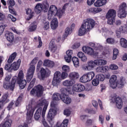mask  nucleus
<instances>
[{
  "label": "nucleus",
  "instance_id": "nucleus-37",
  "mask_svg": "<svg viewBox=\"0 0 127 127\" xmlns=\"http://www.w3.org/2000/svg\"><path fill=\"white\" fill-rule=\"evenodd\" d=\"M60 47H61V46H53L51 48V51L52 53H56V54H57V53L59 52V50H60Z\"/></svg>",
  "mask_w": 127,
  "mask_h": 127
},
{
  "label": "nucleus",
  "instance_id": "nucleus-52",
  "mask_svg": "<svg viewBox=\"0 0 127 127\" xmlns=\"http://www.w3.org/2000/svg\"><path fill=\"white\" fill-rule=\"evenodd\" d=\"M106 42L108 43V44H115L116 43L115 39L112 38H107L106 40Z\"/></svg>",
  "mask_w": 127,
  "mask_h": 127
},
{
  "label": "nucleus",
  "instance_id": "nucleus-62",
  "mask_svg": "<svg viewBox=\"0 0 127 127\" xmlns=\"http://www.w3.org/2000/svg\"><path fill=\"white\" fill-rule=\"evenodd\" d=\"M42 64H43L42 61L41 60L39 61L37 64V70L38 71H39V70L40 69V68L41 67V65H42Z\"/></svg>",
  "mask_w": 127,
  "mask_h": 127
},
{
  "label": "nucleus",
  "instance_id": "nucleus-33",
  "mask_svg": "<svg viewBox=\"0 0 127 127\" xmlns=\"http://www.w3.org/2000/svg\"><path fill=\"white\" fill-rule=\"evenodd\" d=\"M16 56H17V53H16V52L13 53L9 56V57L7 60V63L9 64L12 63V62H13V60H14V59H15V58H16Z\"/></svg>",
  "mask_w": 127,
  "mask_h": 127
},
{
  "label": "nucleus",
  "instance_id": "nucleus-31",
  "mask_svg": "<svg viewBox=\"0 0 127 127\" xmlns=\"http://www.w3.org/2000/svg\"><path fill=\"white\" fill-rule=\"evenodd\" d=\"M75 84V81L70 80H66L63 82V85L65 87H71Z\"/></svg>",
  "mask_w": 127,
  "mask_h": 127
},
{
  "label": "nucleus",
  "instance_id": "nucleus-2",
  "mask_svg": "<svg viewBox=\"0 0 127 127\" xmlns=\"http://www.w3.org/2000/svg\"><path fill=\"white\" fill-rule=\"evenodd\" d=\"M125 78L124 77H121L120 79L117 81V75H113L111 76L109 80V82L110 83L111 87L113 89H116L119 88L122 89L125 85Z\"/></svg>",
  "mask_w": 127,
  "mask_h": 127
},
{
  "label": "nucleus",
  "instance_id": "nucleus-14",
  "mask_svg": "<svg viewBox=\"0 0 127 127\" xmlns=\"http://www.w3.org/2000/svg\"><path fill=\"white\" fill-rule=\"evenodd\" d=\"M56 114H57V111L55 109L51 108L49 110L47 118L50 124H51V122H52Z\"/></svg>",
  "mask_w": 127,
  "mask_h": 127
},
{
  "label": "nucleus",
  "instance_id": "nucleus-47",
  "mask_svg": "<svg viewBox=\"0 0 127 127\" xmlns=\"http://www.w3.org/2000/svg\"><path fill=\"white\" fill-rule=\"evenodd\" d=\"M63 72L64 73H69L70 72V67L68 65H63L62 67Z\"/></svg>",
  "mask_w": 127,
  "mask_h": 127
},
{
  "label": "nucleus",
  "instance_id": "nucleus-9",
  "mask_svg": "<svg viewBox=\"0 0 127 127\" xmlns=\"http://www.w3.org/2000/svg\"><path fill=\"white\" fill-rule=\"evenodd\" d=\"M58 10V9L56 6L54 5H51L48 12V19L51 20L53 18V15H56Z\"/></svg>",
  "mask_w": 127,
  "mask_h": 127
},
{
  "label": "nucleus",
  "instance_id": "nucleus-30",
  "mask_svg": "<svg viewBox=\"0 0 127 127\" xmlns=\"http://www.w3.org/2000/svg\"><path fill=\"white\" fill-rule=\"evenodd\" d=\"M42 3H37L35 7V12L37 14H39L42 11Z\"/></svg>",
  "mask_w": 127,
  "mask_h": 127
},
{
  "label": "nucleus",
  "instance_id": "nucleus-38",
  "mask_svg": "<svg viewBox=\"0 0 127 127\" xmlns=\"http://www.w3.org/2000/svg\"><path fill=\"white\" fill-rule=\"evenodd\" d=\"M36 81V78H34L32 79L27 88V91H29L30 90H31V89L33 88V87H34V85H35Z\"/></svg>",
  "mask_w": 127,
  "mask_h": 127
},
{
  "label": "nucleus",
  "instance_id": "nucleus-57",
  "mask_svg": "<svg viewBox=\"0 0 127 127\" xmlns=\"http://www.w3.org/2000/svg\"><path fill=\"white\" fill-rule=\"evenodd\" d=\"M4 69L6 70L8 72H12L11 69V64H6L4 66Z\"/></svg>",
  "mask_w": 127,
  "mask_h": 127
},
{
  "label": "nucleus",
  "instance_id": "nucleus-36",
  "mask_svg": "<svg viewBox=\"0 0 127 127\" xmlns=\"http://www.w3.org/2000/svg\"><path fill=\"white\" fill-rule=\"evenodd\" d=\"M89 12H91V13H93L94 14H96V13H98V12H100L102 10V8H95L91 7L88 9Z\"/></svg>",
  "mask_w": 127,
  "mask_h": 127
},
{
  "label": "nucleus",
  "instance_id": "nucleus-4",
  "mask_svg": "<svg viewBox=\"0 0 127 127\" xmlns=\"http://www.w3.org/2000/svg\"><path fill=\"white\" fill-rule=\"evenodd\" d=\"M44 92V88L40 84L36 85L31 90L30 95L31 96H36L38 98L42 96Z\"/></svg>",
  "mask_w": 127,
  "mask_h": 127
},
{
  "label": "nucleus",
  "instance_id": "nucleus-19",
  "mask_svg": "<svg viewBox=\"0 0 127 127\" xmlns=\"http://www.w3.org/2000/svg\"><path fill=\"white\" fill-rule=\"evenodd\" d=\"M20 63H21V60L18 59L17 62H14L13 64H11L12 71V70H13V71H16V70H18Z\"/></svg>",
  "mask_w": 127,
  "mask_h": 127
},
{
  "label": "nucleus",
  "instance_id": "nucleus-17",
  "mask_svg": "<svg viewBox=\"0 0 127 127\" xmlns=\"http://www.w3.org/2000/svg\"><path fill=\"white\" fill-rule=\"evenodd\" d=\"M61 100L64 103V104H66V105L71 104V102H72V99H71V98H70L69 96L66 95L65 94H62Z\"/></svg>",
  "mask_w": 127,
  "mask_h": 127
},
{
  "label": "nucleus",
  "instance_id": "nucleus-43",
  "mask_svg": "<svg viewBox=\"0 0 127 127\" xmlns=\"http://www.w3.org/2000/svg\"><path fill=\"white\" fill-rule=\"evenodd\" d=\"M119 31L122 33H125V34H127V26L126 25L121 26L119 28Z\"/></svg>",
  "mask_w": 127,
  "mask_h": 127
},
{
  "label": "nucleus",
  "instance_id": "nucleus-40",
  "mask_svg": "<svg viewBox=\"0 0 127 127\" xmlns=\"http://www.w3.org/2000/svg\"><path fill=\"white\" fill-rule=\"evenodd\" d=\"M62 98V94L59 93H55L53 95V100L54 101H59L61 100Z\"/></svg>",
  "mask_w": 127,
  "mask_h": 127
},
{
  "label": "nucleus",
  "instance_id": "nucleus-50",
  "mask_svg": "<svg viewBox=\"0 0 127 127\" xmlns=\"http://www.w3.org/2000/svg\"><path fill=\"white\" fill-rule=\"evenodd\" d=\"M37 61H38V58L36 57L34 59L32 60V61L31 62L30 65L31 66L30 67H32V66H34L35 70V64L37 63Z\"/></svg>",
  "mask_w": 127,
  "mask_h": 127
},
{
  "label": "nucleus",
  "instance_id": "nucleus-48",
  "mask_svg": "<svg viewBox=\"0 0 127 127\" xmlns=\"http://www.w3.org/2000/svg\"><path fill=\"white\" fill-rule=\"evenodd\" d=\"M33 112L34 110L33 109H31L30 111L27 110V119H31V117L33 116Z\"/></svg>",
  "mask_w": 127,
  "mask_h": 127
},
{
  "label": "nucleus",
  "instance_id": "nucleus-41",
  "mask_svg": "<svg viewBox=\"0 0 127 127\" xmlns=\"http://www.w3.org/2000/svg\"><path fill=\"white\" fill-rule=\"evenodd\" d=\"M26 14H29V17L27 18V20H30L33 17V13L34 12H32L31 9L27 8L26 12Z\"/></svg>",
  "mask_w": 127,
  "mask_h": 127
},
{
  "label": "nucleus",
  "instance_id": "nucleus-1",
  "mask_svg": "<svg viewBox=\"0 0 127 127\" xmlns=\"http://www.w3.org/2000/svg\"><path fill=\"white\" fill-rule=\"evenodd\" d=\"M24 75L23 74V71L20 70L18 74V77L14 76L12 77L11 83H8V82H5L4 83L3 88L8 90L9 89L10 91H13L14 87H15V84L19 85L20 89L22 90L24 89L26 86V80L23 79Z\"/></svg>",
  "mask_w": 127,
  "mask_h": 127
},
{
  "label": "nucleus",
  "instance_id": "nucleus-13",
  "mask_svg": "<svg viewBox=\"0 0 127 127\" xmlns=\"http://www.w3.org/2000/svg\"><path fill=\"white\" fill-rule=\"evenodd\" d=\"M5 37L7 41L10 42V44H8V46L12 45V43L13 42V40H14V35H13V33L9 31L6 32L5 33Z\"/></svg>",
  "mask_w": 127,
  "mask_h": 127
},
{
  "label": "nucleus",
  "instance_id": "nucleus-34",
  "mask_svg": "<svg viewBox=\"0 0 127 127\" xmlns=\"http://www.w3.org/2000/svg\"><path fill=\"white\" fill-rule=\"evenodd\" d=\"M71 60L74 66H75L76 68L77 67H79V66H80V61H79V59L78 58L73 57H72Z\"/></svg>",
  "mask_w": 127,
  "mask_h": 127
},
{
  "label": "nucleus",
  "instance_id": "nucleus-23",
  "mask_svg": "<svg viewBox=\"0 0 127 127\" xmlns=\"http://www.w3.org/2000/svg\"><path fill=\"white\" fill-rule=\"evenodd\" d=\"M115 102L116 103V107L118 109H122L123 108V100L122 98L120 97H116L115 99Z\"/></svg>",
  "mask_w": 127,
  "mask_h": 127
},
{
  "label": "nucleus",
  "instance_id": "nucleus-3",
  "mask_svg": "<svg viewBox=\"0 0 127 127\" xmlns=\"http://www.w3.org/2000/svg\"><path fill=\"white\" fill-rule=\"evenodd\" d=\"M107 64V61L105 60H95L94 61H90L88 62V65L85 66L86 70H91L95 67V65L100 66L101 65H106Z\"/></svg>",
  "mask_w": 127,
  "mask_h": 127
},
{
  "label": "nucleus",
  "instance_id": "nucleus-21",
  "mask_svg": "<svg viewBox=\"0 0 127 127\" xmlns=\"http://www.w3.org/2000/svg\"><path fill=\"white\" fill-rule=\"evenodd\" d=\"M4 122L0 124V127H11L12 121L10 119H4Z\"/></svg>",
  "mask_w": 127,
  "mask_h": 127
},
{
  "label": "nucleus",
  "instance_id": "nucleus-42",
  "mask_svg": "<svg viewBox=\"0 0 127 127\" xmlns=\"http://www.w3.org/2000/svg\"><path fill=\"white\" fill-rule=\"evenodd\" d=\"M22 102V95H20L15 102V107H18L20 106Z\"/></svg>",
  "mask_w": 127,
  "mask_h": 127
},
{
  "label": "nucleus",
  "instance_id": "nucleus-63",
  "mask_svg": "<svg viewBox=\"0 0 127 127\" xmlns=\"http://www.w3.org/2000/svg\"><path fill=\"white\" fill-rule=\"evenodd\" d=\"M69 33H70V28L67 27L65 29L64 35V36H65V37H67V36H68V35H69Z\"/></svg>",
  "mask_w": 127,
  "mask_h": 127
},
{
  "label": "nucleus",
  "instance_id": "nucleus-5",
  "mask_svg": "<svg viewBox=\"0 0 127 127\" xmlns=\"http://www.w3.org/2000/svg\"><path fill=\"white\" fill-rule=\"evenodd\" d=\"M127 3L125 2H123L120 5L118 9V17H120V18H125V17H126L127 14Z\"/></svg>",
  "mask_w": 127,
  "mask_h": 127
},
{
  "label": "nucleus",
  "instance_id": "nucleus-27",
  "mask_svg": "<svg viewBox=\"0 0 127 127\" xmlns=\"http://www.w3.org/2000/svg\"><path fill=\"white\" fill-rule=\"evenodd\" d=\"M42 112V108H39L34 115V119L36 121H38L39 119H40V117H41V112Z\"/></svg>",
  "mask_w": 127,
  "mask_h": 127
},
{
  "label": "nucleus",
  "instance_id": "nucleus-61",
  "mask_svg": "<svg viewBox=\"0 0 127 127\" xmlns=\"http://www.w3.org/2000/svg\"><path fill=\"white\" fill-rule=\"evenodd\" d=\"M64 114L66 117H69L71 115V111L69 109H65L64 110Z\"/></svg>",
  "mask_w": 127,
  "mask_h": 127
},
{
  "label": "nucleus",
  "instance_id": "nucleus-16",
  "mask_svg": "<svg viewBox=\"0 0 127 127\" xmlns=\"http://www.w3.org/2000/svg\"><path fill=\"white\" fill-rule=\"evenodd\" d=\"M66 55L64 56V59L67 63H70L72 60V55H73V51L68 50L66 52Z\"/></svg>",
  "mask_w": 127,
  "mask_h": 127
},
{
  "label": "nucleus",
  "instance_id": "nucleus-53",
  "mask_svg": "<svg viewBox=\"0 0 127 127\" xmlns=\"http://www.w3.org/2000/svg\"><path fill=\"white\" fill-rule=\"evenodd\" d=\"M43 28L44 30H48V29L50 28V25L49 22L47 21L44 23Z\"/></svg>",
  "mask_w": 127,
  "mask_h": 127
},
{
  "label": "nucleus",
  "instance_id": "nucleus-51",
  "mask_svg": "<svg viewBox=\"0 0 127 127\" xmlns=\"http://www.w3.org/2000/svg\"><path fill=\"white\" fill-rule=\"evenodd\" d=\"M7 5L8 6H11V7H13L15 5V2L14 0H7Z\"/></svg>",
  "mask_w": 127,
  "mask_h": 127
},
{
  "label": "nucleus",
  "instance_id": "nucleus-49",
  "mask_svg": "<svg viewBox=\"0 0 127 127\" xmlns=\"http://www.w3.org/2000/svg\"><path fill=\"white\" fill-rule=\"evenodd\" d=\"M61 72L60 71H56L54 76V78L58 80H61Z\"/></svg>",
  "mask_w": 127,
  "mask_h": 127
},
{
  "label": "nucleus",
  "instance_id": "nucleus-35",
  "mask_svg": "<svg viewBox=\"0 0 127 127\" xmlns=\"http://www.w3.org/2000/svg\"><path fill=\"white\" fill-rule=\"evenodd\" d=\"M36 28H37V25L35 24L34 22L30 24L28 28V31L29 32H33V31H35L36 30Z\"/></svg>",
  "mask_w": 127,
  "mask_h": 127
},
{
  "label": "nucleus",
  "instance_id": "nucleus-39",
  "mask_svg": "<svg viewBox=\"0 0 127 127\" xmlns=\"http://www.w3.org/2000/svg\"><path fill=\"white\" fill-rule=\"evenodd\" d=\"M120 45L123 48H127V39L122 38L120 39Z\"/></svg>",
  "mask_w": 127,
  "mask_h": 127
},
{
  "label": "nucleus",
  "instance_id": "nucleus-26",
  "mask_svg": "<svg viewBox=\"0 0 127 127\" xmlns=\"http://www.w3.org/2000/svg\"><path fill=\"white\" fill-rule=\"evenodd\" d=\"M49 9V4L47 0L44 1L42 4V9L44 12H47Z\"/></svg>",
  "mask_w": 127,
  "mask_h": 127
},
{
  "label": "nucleus",
  "instance_id": "nucleus-8",
  "mask_svg": "<svg viewBox=\"0 0 127 127\" xmlns=\"http://www.w3.org/2000/svg\"><path fill=\"white\" fill-rule=\"evenodd\" d=\"M82 49L84 53L90 56H98L99 54V53L95 52L93 48L88 46H83Z\"/></svg>",
  "mask_w": 127,
  "mask_h": 127
},
{
  "label": "nucleus",
  "instance_id": "nucleus-20",
  "mask_svg": "<svg viewBox=\"0 0 127 127\" xmlns=\"http://www.w3.org/2000/svg\"><path fill=\"white\" fill-rule=\"evenodd\" d=\"M55 64L53 61H51L49 60H45L43 62V65L48 68H53V66H55Z\"/></svg>",
  "mask_w": 127,
  "mask_h": 127
},
{
  "label": "nucleus",
  "instance_id": "nucleus-24",
  "mask_svg": "<svg viewBox=\"0 0 127 127\" xmlns=\"http://www.w3.org/2000/svg\"><path fill=\"white\" fill-rule=\"evenodd\" d=\"M108 2L107 0H97L95 3L94 5L97 7H100V6H103L105 5Z\"/></svg>",
  "mask_w": 127,
  "mask_h": 127
},
{
  "label": "nucleus",
  "instance_id": "nucleus-28",
  "mask_svg": "<svg viewBox=\"0 0 127 127\" xmlns=\"http://www.w3.org/2000/svg\"><path fill=\"white\" fill-rule=\"evenodd\" d=\"M69 77L72 81H75L79 78V73L78 72H72L69 73Z\"/></svg>",
  "mask_w": 127,
  "mask_h": 127
},
{
  "label": "nucleus",
  "instance_id": "nucleus-6",
  "mask_svg": "<svg viewBox=\"0 0 127 127\" xmlns=\"http://www.w3.org/2000/svg\"><path fill=\"white\" fill-rule=\"evenodd\" d=\"M94 77L95 72L90 71L81 76L80 78V81L81 82V83H87V82L91 81Z\"/></svg>",
  "mask_w": 127,
  "mask_h": 127
},
{
  "label": "nucleus",
  "instance_id": "nucleus-59",
  "mask_svg": "<svg viewBox=\"0 0 127 127\" xmlns=\"http://www.w3.org/2000/svg\"><path fill=\"white\" fill-rule=\"evenodd\" d=\"M13 105H14V102H13V101H11L9 103V104L7 107V109H8V111H10V110L12 109Z\"/></svg>",
  "mask_w": 127,
  "mask_h": 127
},
{
  "label": "nucleus",
  "instance_id": "nucleus-7",
  "mask_svg": "<svg viewBox=\"0 0 127 127\" xmlns=\"http://www.w3.org/2000/svg\"><path fill=\"white\" fill-rule=\"evenodd\" d=\"M83 24L85 25V28L90 31L92 28H94L96 22L93 19L88 18L83 21Z\"/></svg>",
  "mask_w": 127,
  "mask_h": 127
},
{
  "label": "nucleus",
  "instance_id": "nucleus-56",
  "mask_svg": "<svg viewBox=\"0 0 127 127\" xmlns=\"http://www.w3.org/2000/svg\"><path fill=\"white\" fill-rule=\"evenodd\" d=\"M93 125V120L91 119H88L86 121L85 126L86 127H91Z\"/></svg>",
  "mask_w": 127,
  "mask_h": 127
},
{
  "label": "nucleus",
  "instance_id": "nucleus-15",
  "mask_svg": "<svg viewBox=\"0 0 127 127\" xmlns=\"http://www.w3.org/2000/svg\"><path fill=\"white\" fill-rule=\"evenodd\" d=\"M117 11L114 9H110L106 14V18H116Z\"/></svg>",
  "mask_w": 127,
  "mask_h": 127
},
{
  "label": "nucleus",
  "instance_id": "nucleus-60",
  "mask_svg": "<svg viewBox=\"0 0 127 127\" xmlns=\"http://www.w3.org/2000/svg\"><path fill=\"white\" fill-rule=\"evenodd\" d=\"M68 77V73L67 72H64L63 71L62 74H61V79H66Z\"/></svg>",
  "mask_w": 127,
  "mask_h": 127
},
{
  "label": "nucleus",
  "instance_id": "nucleus-44",
  "mask_svg": "<svg viewBox=\"0 0 127 127\" xmlns=\"http://www.w3.org/2000/svg\"><path fill=\"white\" fill-rule=\"evenodd\" d=\"M119 56V50L118 49H113V56L112 57L113 60H116L117 58Z\"/></svg>",
  "mask_w": 127,
  "mask_h": 127
},
{
  "label": "nucleus",
  "instance_id": "nucleus-22",
  "mask_svg": "<svg viewBox=\"0 0 127 127\" xmlns=\"http://www.w3.org/2000/svg\"><path fill=\"white\" fill-rule=\"evenodd\" d=\"M108 70H109V66L106 65L98 66L96 68V71L98 73H106L108 72Z\"/></svg>",
  "mask_w": 127,
  "mask_h": 127
},
{
  "label": "nucleus",
  "instance_id": "nucleus-29",
  "mask_svg": "<svg viewBox=\"0 0 127 127\" xmlns=\"http://www.w3.org/2000/svg\"><path fill=\"white\" fill-rule=\"evenodd\" d=\"M40 73H41V78H40V80H44L45 79L46 77H47L48 76V73L44 69L43 67H42L40 70Z\"/></svg>",
  "mask_w": 127,
  "mask_h": 127
},
{
  "label": "nucleus",
  "instance_id": "nucleus-45",
  "mask_svg": "<svg viewBox=\"0 0 127 127\" xmlns=\"http://www.w3.org/2000/svg\"><path fill=\"white\" fill-rule=\"evenodd\" d=\"M96 78H97L98 81H100L101 82H103V81L105 80V75L103 74H98L96 75Z\"/></svg>",
  "mask_w": 127,
  "mask_h": 127
},
{
  "label": "nucleus",
  "instance_id": "nucleus-46",
  "mask_svg": "<svg viewBox=\"0 0 127 127\" xmlns=\"http://www.w3.org/2000/svg\"><path fill=\"white\" fill-rule=\"evenodd\" d=\"M60 82H61V80L60 79H57L56 78H53L52 84L53 86H55L56 87H57L59 84H60Z\"/></svg>",
  "mask_w": 127,
  "mask_h": 127
},
{
  "label": "nucleus",
  "instance_id": "nucleus-25",
  "mask_svg": "<svg viewBox=\"0 0 127 127\" xmlns=\"http://www.w3.org/2000/svg\"><path fill=\"white\" fill-rule=\"evenodd\" d=\"M51 27L53 30H55L58 27V19H57V18L53 19L51 22Z\"/></svg>",
  "mask_w": 127,
  "mask_h": 127
},
{
  "label": "nucleus",
  "instance_id": "nucleus-11",
  "mask_svg": "<svg viewBox=\"0 0 127 127\" xmlns=\"http://www.w3.org/2000/svg\"><path fill=\"white\" fill-rule=\"evenodd\" d=\"M8 98V92H6L2 96L1 99L0 100V110H2L4 105L9 102V99H7Z\"/></svg>",
  "mask_w": 127,
  "mask_h": 127
},
{
  "label": "nucleus",
  "instance_id": "nucleus-54",
  "mask_svg": "<svg viewBox=\"0 0 127 127\" xmlns=\"http://www.w3.org/2000/svg\"><path fill=\"white\" fill-rule=\"evenodd\" d=\"M68 123L69 120H68L67 119L64 120L63 123L61 124V127H67Z\"/></svg>",
  "mask_w": 127,
  "mask_h": 127
},
{
  "label": "nucleus",
  "instance_id": "nucleus-18",
  "mask_svg": "<svg viewBox=\"0 0 127 127\" xmlns=\"http://www.w3.org/2000/svg\"><path fill=\"white\" fill-rule=\"evenodd\" d=\"M86 31H90L86 29V26H85V25L83 23H82L78 30V35L79 36H82V35H84V34L86 33Z\"/></svg>",
  "mask_w": 127,
  "mask_h": 127
},
{
  "label": "nucleus",
  "instance_id": "nucleus-64",
  "mask_svg": "<svg viewBox=\"0 0 127 127\" xmlns=\"http://www.w3.org/2000/svg\"><path fill=\"white\" fill-rule=\"evenodd\" d=\"M8 9L10 13L12 14H15V10H14L13 7L8 6Z\"/></svg>",
  "mask_w": 127,
  "mask_h": 127
},
{
  "label": "nucleus",
  "instance_id": "nucleus-32",
  "mask_svg": "<svg viewBox=\"0 0 127 127\" xmlns=\"http://www.w3.org/2000/svg\"><path fill=\"white\" fill-rule=\"evenodd\" d=\"M77 56L81 59L82 62H86L87 61V56H85V54H84L83 52H79L77 54Z\"/></svg>",
  "mask_w": 127,
  "mask_h": 127
},
{
  "label": "nucleus",
  "instance_id": "nucleus-55",
  "mask_svg": "<svg viewBox=\"0 0 127 127\" xmlns=\"http://www.w3.org/2000/svg\"><path fill=\"white\" fill-rule=\"evenodd\" d=\"M99 83H100V81H99L98 78L96 77V78L94 79L92 81V84L93 86H98Z\"/></svg>",
  "mask_w": 127,
  "mask_h": 127
},
{
  "label": "nucleus",
  "instance_id": "nucleus-58",
  "mask_svg": "<svg viewBox=\"0 0 127 127\" xmlns=\"http://www.w3.org/2000/svg\"><path fill=\"white\" fill-rule=\"evenodd\" d=\"M116 18H107V23L108 24L112 25L114 22H115Z\"/></svg>",
  "mask_w": 127,
  "mask_h": 127
},
{
  "label": "nucleus",
  "instance_id": "nucleus-12",
  "mask_svg": "<svg viewBox=\"0 0 127 127\" xmlns=\"http://www.w3.org/2000/svg\"><path fill=\"white\" fill-rule=\"evenodd\" d=\"M85 89L86 88H85V86L82 84L76 83L72 86V91L73 92V94H74V92H83Z\"/></svg>",
  "mask_w": 127,
  "mask_h": 127
},
{
  "label": "nucleus",
  "instance_id": "nucleus-10",
  "mask_svg": "<svg viewBox=\"0 0 127 127\" xmlns=\"http://www.w3.org/2000/svg\"><path fill=\"white\" fill-rule=\"evenodd\" d=\"M35 71V67L34 65L29 68L26 75V81H27V83H29L30 81L32 80V78H33V75H34Z\"/></svg>",
  "mask_w": 127,
  "mask_h": 127
}]
</instances>
